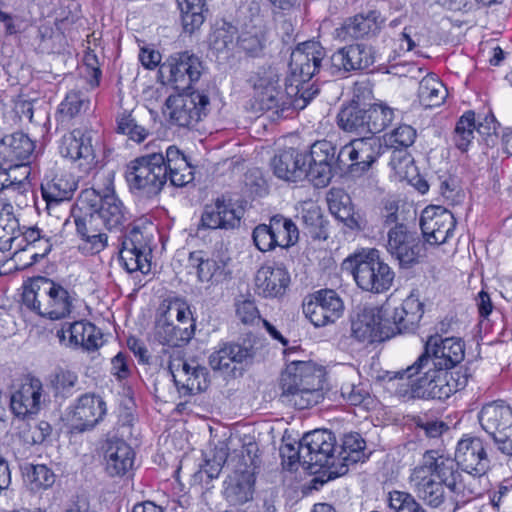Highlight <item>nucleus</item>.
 Returning a JSON list of instances; mask_svg holds the SVG:
<instances>
[{
	"mask_svg": "<svg viewBox=\"0 0 512 512\" xmlns=\"http://www.w3.org/2000/svg\"><path fill=\"white\" fill-rule=\"evenodd\" d=\"M237 45L247 54L258 55L264 47V33L262 28L253 27L245 30L238 36Z\"/></svg>",
	"mask_w": 512,
	"mask_h": 512,
	"instance_id": "obj_55",
	"label": "nucleus"
},
{
	"mask_svg": "<svg viewBox=\"0 0 512 512\" xmlns=\"http://www.w3.org/2000/svg\"><path fill=\"white\" fill-rule=\"evenodd\" d=\"M255 477L232 473L224 482V497L232 505L244 504L253 498Z\"/></svg>",
	"mask_w": 512,
	"mask_h": 512,
	"instance_id": "obj_37",
	"label": "nucleus"
},
{
	"mask_svg": "<svg viewBox=\"0 0 512 512\" xmlns=\"http://www.w3.org/2000/svg\"><path fill=\"white\" fill-rule=\"evenodd\" d=\"M325 50L317 41L300 43L291 53L288 81L300 90L319 71Z\"/></svg>",
	"mask_w": 512,
	"mask_h": 512,
	"instance_id": "obj_15",
	"label": "nucleus"
},
{
	"mask_svg": "<svg viewBox=\"0 0 512 512\" xmlns=\"http://www.w3.org/2000/svg\"><path fill=\"white\" fill-rule=\"evenodd\" d=\"M420 356L427 357L429 361H433L436 365L448 370L467 372V369L460 365L465 357V344L460 338H442L438 334L431 335L428 337L424 352Z\"/></svg>",
	"mask_w": 512,
	"mask_h": 512,
	"instance_id": "obj_19",
	"label": "nucleus"
},
{
	"mask_svg": "<svg viewBox=\"0 0 512 512\" xmlns=\"http://www.w3.org/2000/svg\"><path fill=\"white\" fill-rule=\"evenodd\" d=\"M94 188L81 192L76 208L73 210V217L77 234L82 239L80 249L88 254H97L107 246L108 237L102 232L101 220L96 214L95 204L97 201Z\"/></svg>",
	"mask_w": 512,
	"mask_h": 512,
	"instance_id": "obj_7",
	"label": "nucleus"
},
{
	"mask_svg": "<svg viewBox=\"0 0 512 512\" xmlns=\"http://www.w3.org/2000/svg\"><path fill=\"white\" fill-rule=\"evenodd\" d=\"M352 268L357 285L365 291L382 293L392 286L394 272L376 249L355 255Z\"/></svg>",
	"mask_w": 512,
	"mask_h": 512,
	"instance_id": "obj_10",
	"label": "nucleus"
},
{
	"mask_svg": "<svg viewBox=\"0 0 512 512\" xmlns=\"http://www.w3.org/2000/svg\"><path fill=\"white\" fill-rule=\"evenodd\" d=\"M338 448L334 433L326 429H317L306 433L298 447V452L290 459L303 458V465L308 469L313 467L328 468L329 478L334 477L331 471H335L338 465Z\"/></svg>",
	"mask_w": 512,
	"mask_h": 512,
	"instance_id": "obj_9",
	"label": "nucleus"
},
{
	"mask_svg": "<svg viewBox=\"0 0 512 512\" xmlns=\"http://www.w3.org/2000/svg\"><path fill=\"white\" fill-rule=\"evenodd\" d=\"M270 229H272L277 241V247L289 248L295 245L299 239V231L294 222L277 214L270 218Z\"/></svg>",
	"mask_w": 512,
	"mask_h": 512,
	"instance_id": "obj_43",
	"label": "nucleus"
},
{
	"mask_svg": "<svg viewBox=\"0 0 512 512\" xmlns=\"http://www.w3.org/2000/svg\"><path fill=\"white\" fill-rule=\"evenodd\" d=\"M365 441L359 433H348L342 438V443L338 448L339 469L331 471L334 477L344 475L348 471L349 463H357L364 456Z\"/></svg>",
	"mask_w": 512,
	"mask_h": 512,
	"instance_id": "obj_36",
	"label": "nucleus"
},
{
	"mask_svg": "<svg viewBox=\"0 0 512 512\" xmlns=\"http://www.w3.org/2000/svg\"><path fill=\"white\" fill-rule=\"evenodd\" d=\"M454 463L457 465V480L468 496L479 498L486 491L490 467L484 441L476 436L466 435L458 441Z\"/></svg>",
	"mask_w": 512,
	"mask_h": 512,
	"instance_id": "obj_5",
	"label": "nucleus"
},
{
	"mask_svg": "<svg viewBox=\"0 0 512 512\" xmlns=\"http://www.w3.org/2000/svg\"><path fill=\"white\" fill-rule=\"evenodd\" d=\"M159 311L164 313L168 318L179 322L178 325L185 327L189 321H192L191 311L186 303L181 300L175 299L168 302H163Z\"/></svg>",
	"mask_w": 512,
	"mask_h": 512,
	"instance_id": "obj_59",
	"label": "nucleus"
},
{
	"mask_svg": "<svg viewBox=\"0 0 512 512\" xmlns=\"http://www.w3.org/2000/svg\"><path fill=\"white\" fill-rule=\"evenodd\" d=\"M155 326V337L163 345L181 347L189 342L194 334V324L182 327L159 311Z\"/></svg>",
	"mask_w": 512,
	"mask_h": 512,
	"instance_id": "obj_35",
	"label": "nucleus"
},
{
	"mask_svg": "<svg viewBox=\"0 0 512 512\" xmlns=\"http://www.w3.org/2000/svg\"><path fill=\"white\" fill-rule=\"evenodd\" d=\"M43 392V384L38 378H26L11 392L12 413L22 419L38 414L45 402Z\"/></svg>",
	"mask_w": 512,
	"mask_h": 512,
	"instance_id": "obj_23",
	"label": "nucleus"
},
{
	"mask_svg": "<svg viewBox=\"0 0 512 512\" xmlns=\"http://www.w3.org/2000/svg\"><path fill=\"white\" fill-rule=\"evenodd\" d=\"M129 190L142 198L158 196L167 183L168 176L161 153H151L131 160L125 169Z\"/></svg>",
	"mask_w": 512,
	"mask_h": 512,
	"instance_id": "obj_6",
	"label": "nucleus"
},
{
	"mask_svg": "<svg viewBox=\"0 0 512 512\" xmlns=\"http://www.w3.org/2000/svg\"><path fill=\"white\" fill-rule=\"evenodd\" d=\"M255 448V444H249L242 446L239 451L234 452V455L230 457L234 473L246 474L249 472L254 477L257 467V456L254 453Z\"/></svg>",
	"mask_w": 512,
	"mask_h": 512,
	"instance_id": "obj_48",
	"label": "nucleus"
},
{
	"mask_svg": "<svg viewBox=\"0 0 512 512\" xmlns=\"http://www.w3.org/2000/svg\"><path fill=\"white\" fill-rule=\"evenodd\" d=\"M34 150V141L22 130L6 135L0 140V157L15 166L29 163Z\"/></svg>",
	"mask_w": 512,
	"mask_h": 512,
	"instance_id": "obj_32",
	"label": "nucleus"
},
{
	"mask_svg": "<svg viewBox=\"0 0 512 512\" xmlns=\"http://www.w3.org/2000/svg\"><path fill=\"white\" fill-rule=\"evenodd\" d=\"M208 371L197 362L185 382H181V389L184 395H191L194 392L204 391L208 386Z\"/></svg>",
	"mask_w": 512,
	"mask_h": 512,
	"instance_id": "obj_57",
	"label": "nucleus"
},
{
	"mask_svg": "<svg viewBox=\"0 0 512 512\" xmlns=\"http://www.w3.org/2000/svg\"><path fill=\"white\" fill-rule=\"evenodd\" d=\"M478 419L498 450L512 455V408L502 400L493 401L481 408Z\"/></svg>",
	"mask_w": 512,
	"mask_h": 512,
	"instance_id": "obj_12",
	"label": "nucleus"
},
{
	"mask_svg": "<svg viewBox=\"0 0 512 512\" xmlns=\"http://www.w3.org/2000/svg\"><path fill=\"white\" fill-rule=\"evenodd\" d=\"M373 147H381L380 139L374 135L365 136L360 139L352 140L349 146H344L349 158L354 161L362 158L359 164H362V170H367L375 161V156L372 154Z\"/></svg>",
	"mask_w": 512,
	"mask_h": 512,
	"instance_id": "obj_42",
	"label": "nucleus"
},
{
	"mask_svg": "<svg viewBox=\"0 0 512 512\" xmlns=\"http://www.w3.org/2000/svg\"><path fill=\"white\" fill-rule=\"evenodd\" d=\"M405 373L410 379L411 396L423 400H446L465 388L469 377L466 371L448 370L422 356Z\"/></svg>",
	"mask_w": 512,
	"mask_h": 512,
	"instance_id": "obj_2",
	"label": "nucleus"
},
{
	"mask_svg": "<svg viewBox=\"0 0 512 512\" xmlns=\"http://www.w3.org/2000/svg\"><path fill=\"white\" fill-rule=\"evenodd\" d=\"M381 14L376 10L360 13L348 18L341 28L337 29L342 39H358L376 35L383 24Z\"/></svg>",
	"mask_w": 512,
	"mask_h": 512,
	"instance_id": "obj_34",
	"label": "nucleus"
},
{
	"mask_svg": "<svg viewBox=\"0 0 512 512\" xmlns=\"http://www.w3.org/2000/svg\"><path fill=\"white\" fill-rule=\"evenodd\" d=\"M148 256V254H140L122 247L119 251V259L128 273L140 271L143 274H147L151 268Z\"/></svg>",
	"mask_w": 512,
	"mask_h": 512,
	"instance_id": "obj_54",
	"label": "nucleus"
},
{
	"mask_svg": "<svg viewBox=\"0 0 512 512\" xmlns=\"http://www.w3.org/2000/svg\"><path fill=\"white\" fill-rule=\"evenodd\" d=\"M77 383V374L70 370L58 369L50 376V386L55 397L71 396Z\"/></svg>",
	"mask_w": 512,
	"mask_h": 512,
	"instance_id": "obj_47",
	"label": "nucleus"
},
{
	"mask_svg": "<svg viewBox=\"0 0 512 512\" xmlns=\"http://www.w3.org/2000/svg\"><path fill=\"white\" fill-rule=\"evenodd\" d=\"M324 370L311 361H291L281 375L282 403L303 410L323 398Z\"/></svg>",
	"mask_w": 512,
	"mask_h": 512,
	"instance_id": "obj_3",
	"label": "nucleus"
},
{
	"mask_svg": "<svg viewBox=\"0 0 512 512\" xmlns=\"http://www.w3.org/2000/svg\"><path fill=\"white\" fill-rule=\"evenodd\" d=\"M375 61L372 48L364 44H354L336 51L330 58L332 74L366 69Z\"/></svg>",
	"mask_w": 512,
	"mask_h": 512,
	"instance_id": "obj_29",
	"label": "nucleus"
},
{
	"mask_svg": "<svg viewBox=\"0 0 512 512\" xmlns=\"http://www.w3.org/2000/svg\"><path fill=\"white\" fill-rule=\"evenodd\" d=\"M498 122L491 110L475 113L466 111L458 120L455 128H495Z\"/></svg>",
	"mask_w": 512,
	"mask_h": 512,
	"instance_id": "obj_50",
	"label": "nucleus"
},
{
	"mask_svg": "<svg viewBox=\"0 0 512 512\" xmlns=\"http://www.w3.org/2000/svg\"><path fill=\"white\" fill-rule=\"evenodd\" d=\"M121 247L140 254H151L150 239L138 227H133L122 237Z\"/></svg>",
	"mask_w": 512,
	"mask_h": 512,
	"instance_id": "obj_58",
	"label": "nucleus"
},
{
	"mask_svg": "<svg viewBox=\"0 0 512 512\" xmlns=\"http://www.w3.org/2000/svg\"><path fill=\"white\" fill-rule=\"evenodd\" d=\"M341 396L350 405H361L370 396L367 386L362 383H346L341 387Z\"/></svg>",
	"mask_w": 512,
	"mask_h": 512,
	"instance_id": "obj_64",
	"label": "nucleus"
},
{
	"mask_svg": "<svg viewBox=\"0 0 512 512\" xmlns=\"http://www.w3.org/2000/svg\"><path fill=\"white\" fill-rule=\"evenodd\" d=\"M19 223L14 216V207L7 201H0V250L10 249L17 239Z\"/></svg>",
	"mask_w": 512,
	"mask_h": 512,
	"instance_id": "obj_41",
	"label": "nucleus"
},
{
	"mask_svg": "<svg viewBox=\"0 0 512 512\" xmlns=\"http://www.w3.org/2000/svg\"><path fill=\"white\" fill-rule=\"evenodd\" d=\"M416 130H391L383 136V143L388 148L404 149L411 146L416 139Z\"/></svg>",
	"mask_w": 512,
	"mask_h": 512,
	"instance_id": "obj_61",
	"label": "nucleus"
},
{
	"mask_svg": "<svg viewBox=\"0 0 512 512\" xmlns=\"http://www.w3.org/2000/svg\"><path fill=\"white\" fill-rule=\"evenodd\" d=\"M106 413V403L99 396L92 394L82 395L72 413L73 428L84 432L94 428Z\"/></svg>",
	"mask_w": 512,
	"mask_h": 512,
	"instance_id": "obj_31",
	"label": "nucleus"
},
{
	"mask_svg": "<svg viewBox=\"0 0 512 512\" xmlns=\"http://www.w3.org/2000/svg\"><path fill=\"white\" fill-rule=\"evenodd\" d=\"M195 364L196 361L194 360L191 362L186 361L179 350L170 356L168 369L179 392L183 391L181 389V382H185V379L188 378Z\"/></svg>",
	"mask_w": 512,
	"mask_h": 512,
	"instance_id": "obj_51",
	"label": "nucleus"
},
{
	"mask_svg": "<svg viewBox=\"0 0 512 512\" xmlns=\"http://www.w3.org/2000/svg\"><path fill=\"white\" fill-rule=\"evenodd\" d=\"M388 306L364 307L351 317V336L357 341L372 344L393 336Z\"/></svg>",
	"mask_w": 512,
	"mask_h": 512,
	"instance_id": "obj_13",
	"label": "nucleus"
},
{
	"mask_svg": "<svg viewBox=\"0 0 512 512\" xmlns=\"http://www.w3.org/2000/svg\"><path fill=\"white\" fill-rule=\"evenodd\" d=\"M420 226L429 244L441 245L453 236L456 219L452 212L443 207H428L421 215Z\"/></svg>",
	"mask_w": 512,
	"mask_h": 512,
	"instance_id": "obj_21",
	"label": "nucleus"
},
{
	"mask_svg": "<svg viewBox=\"0 0 512 512\" xmlns=\"http://www.w3.org/2000/svg\"><path fill=\"white\" fill-rule=\"evenodd\" d=\"M390 166L399 179H408L413 171V158L404 149H396L392 152Z\"/></svg>",
	"mask_w": 512,
	"mask_h": 512,
	"instance_id": "obj_60",
	"label": "nucleus"
},
{
	"mask_svg": "<svg viewBox=\"0 0 512 512\" xmlns=\"http://www.w3.org/2000/svg\"><path fill=\"white\" fill-rule=\"evenodd\" d=\"M93 195L97 199L95 210H97L96 214L101 220L103 228L109 231H121L128 221V213L113 189L108 186L104 194H101L99 190L94 188ZM91 204H94V202H91Z\"/></svg>",
	"mask_w": 512,
	"mask_h": 512,
	"instance_id": "obj_25",
	"label": "nucleus"
},
{
	"mask_svg": "<svg viewBox=\"0 0 512 512\" xmlns=\"http://www.w3.org/2000/svg\"><path fill=\"white\" fill-rule=\"evenodd\" d=\"M102 450L104 469L110 477H123L132 470L135 453L124 440L108 438Z\"/></svg>",
	"mask_w": 512,
	"mask_h": 512,
	"instance_id": "obj_26",
	"label": "nucleus"
},
{
	"mask_svg": "<svg viewBox=\"0 0 512 512\" xmlns=\"http://www.w3.org/2000/svg\"><path fill=\"white\" fill-rule=\"evenodd\" d=\"M237 28L225 21L217 22L210 35V47L216 53H224L233 49Z\"/></svg>",
	"mask_w": 512,
	"mask_h": 512,
	"instance_id": "obj_45",
	"label": "nucleus"
},
{
	"mask_svg": "<svg viewBox=\"0 0 512 512\" xmlns=\"http://www.w3.org/2000/svg\"><path fill=\"white\" fill-rule=\"evenodd\" d=\"M389 507L394 512H426L411 493L394 490L389 492Z\"/></svg>",
	"mask_w": 512,
	"mask_h": 512,
	"instance_id": "obj_52",
	"label": "nucleus"
},
{
	"mask_svg": "<svg viewBox=\"0 0 512 512\" xmlns=\"http://www.w3.org/2000/svg\"><path fill=\"white\" fill-rule=\"evenodd\" d=\"M423 306L419 296L412 292L399 307L392 312L388 310L387 318L390 319L393 336L415 331L423 317Z\"/></svg>",
	"mask_w": 512,
	"mask_h": 512,
	"instance_id": "obj_30",
	"label": "nucleus"
},
{
	"mask_svg": "<svg viewBox=\"0 0 512 512\" xmlns=\"http://www.w3.org/2000/svg\"><path fill=\"white\" fill-rule=\"evenodd\" d=\"M280 76L273 67L261 68L250 78L259 108L279 115L289 108V99L300 90L286 78L284 88L279 84Z\"/></svg>",
	"mask_w": 512,
	"mask_h": 512,
	"instance_id": "obj_8",
	"label": "nucleus"
},
{
	"mask_svg": "<svg viewBox=\"0 0 512 512\" xmlns=\"http://www.w3.org/2000/svg\"><path fill=\"white\" fill-rule=\"evenodd\" d=\"M77 188V183L71 175H56L51 180L41 184V193L47 207L70 200Z\"/></svg>",
	"mask_w": 512,
	"mask_h": 512,
	"instance_id": "obj_38",
	"label": "nucleus"
},
{
	"mask_svg": "<svg viewBox=\"0 0 512 512\" xmlns=\"http://www.w3.org/2000/svg\"><path fill=\"white\" fill-rule=\"evenodd\" d=\"M386 250L401 267L410 268L420 262L424 245L416 232L396 224L388 230Z\"/></svg>",
	"mask_w": 512,
	"mask_h": 512,
	"instance_id": "obj_16",
	"label": "nucleus"
},
{
	"mask_svg": "<svg viewBox=\"0 0 512 512\" xmlns=\"http://www.w3.org/2000/svg\"><path fill=\"white\" fill-rule=\"evenodd\" d=\"M227 354L233 363L242 364L254 357L255 351L253 346L249 342H228L224 343Z\"/></svg>",
	"mask_w": 512,
	"mask_h": 512,
	"instance_id": "obj_63",
	"label": "nucleus"
},
{
	"mask_svg": "<svg viewBox=\"0 0 512 512\" xmlns=\"http://www.w3.org/2000/svg\"><path fill=\"white\" fill-rule=\"evenodd\" d=\"M344 303L338 293L332 289H321L308 297L303 303V312L316 327L334 323L341 317Z\"/></svg>",
	"mask_w": 512,
	"mask_h": 512,
	"instance_id": "obj_18",
	"label": "nucleus"
},
{
	"mask_svg": "<svg viewBox=\"0 0 512 512\" xmlns=\"http://www.w3.org/2000/svg\"><path fill=\"white\" fill-rule=\"evenodd\" d=\"M254 283L257 295L263 298H279L289 286L290 275L282 265L265 264L257 270Z\"/></svg>",
	"mask_w": 512,
	"mask_h": 512,
	"instance_id": "obj_27",
	"label": "nucleus"
},
{
	"mask_svg": "<svg viewBox=\"0 0 512 512\" xmlns=\"http://www.w3.org/2000/svg\"><path fill=\"white\" fill-rule=\"evenodd\" d=\"M346 149L337 153V147L330 141L321 140L312 144L310 149V162L307 169V178L316 187L327 186L335 173L342 170L341 155Z\"/></svg>",
	"mask_w": 512,
	"mask_h": 512,
	"instance_id": "obj_14",
	"label": "nucleus"
},
{
	"mask_svg": "<svg viewBox=\"0 0 512 512\" xmlns=\"http://www.w3.org/2000/svg\"><path fill=\"white\" fill-rule=\"evenodd\" d=\"M457 477V465L452 458L438 450H426L420 463L411 470L408 484L414 496L432 508L444 503V487H447L453 493L456 508H459L473 498L461 487Z\"/></svg>",
	"mask_w": 512,
	"mask_h": 512,
	"instance_id": "obj_1",
	"label": "nucleus"
},
{
	"mask_svg": "<svg viewBox=\"0 0 512 512\" xmlns=\"http://www.w3.org/2000/svg\"><path fill=\"white\" fill-rule=\"evenodd\" d=\"M308 156L295 148L279 151L271 160L274 175L288 182H298L307 178Z\"/></svg>",
	"mask_w": 512,
	"mask_h": 512,
	"instance_id": "obj_28",
	"label": "nucleus"
},
{
	"mask_svg": "<svg viewBox=\"0 0 512 512\" xmlns=\"http://www.w3.org/2000/svg\"><path fill=\"white\" fill-rule=\"evenodd\" d=\"M272 229H270V222L268 224H259L256 226L252 233V238L255 246L261 252H268L277 247V241Z\"/></svg>",
	"mask_w": 512,
	"mask_h": 512,
	"instance_id": "obj_62",
	"label": "nucleus"
},
{
	"mask_svg": "<svg viewBox=\"0 0 512 512\" xmlns=\"http://www.w3.org/2000/svg\"><path fill=\"white\" fill-rule=\"evenodd\" d=\"M339 128H367L366 110L357 105H349L338 113Z\"/></svg>",
	"mask_w": 512,
	"mask_h": 512,
	"instance_id": "obj_56",
	"label": "nucleus"
},
{
	"mask_svg": "<svg viewBox=\"0 0 512 512\" xmlns=\"http://www.w3.org/2000/svg\"><path fill=\"white\" fill-rule=\"evenodd\" d=\"M209 104L208 96L199 92L179 93L167 98L163 114L172 125L188 128L201 118L202 111Z\"/></svg>",
	"mask_w": 512,
	"mask_h": 512,
	"instance_id": "obj_17",
	"label": "nucleus"
},
{
	"mask_svg": "<svg viewBox=\"0 0 512 512\" xmlns=\"http://www.w3.org/2000/svg\"><path fill=\"white\" fill-rule=\"evenodd\" d=\"M25 477L31 490L47 489L55 482L54 472L44 464L27 467Z\"/></svg>",
	"mask_w": 512,
	"mask_h": 512,
	"instance_id": "obj_49",
	"label": "nucleus"
},
{
	"mask_svg": "<svg viewBox=\"0 0 512 512\" xmlns=\"http://www.w3.org/2000/svg\"><path fill=\"white\" fill-rule=\"evenodd\" d=\"M75 294L47 277L32 278L23 286L22 303L49 320H62L75 308Z\"/></svg>",
	"mask_w": 512,
	"mask_h": 512,
	"instance_id": "obj_4",
	"label": "nucleus"
},
{
	"mask_svg": "<svg viewBox=\"0 0 512 512\" xmlns=\"http://www.w3.org/2000/svg\"><path fill=\"white\" fill-rule=\"evenodd\" d=\"M202 72V61L187 51L169 56L159 67L161 82L181 92L190 90Z\"/></svg>",
	"mask_w": 512,
	"mask_h": 512,
	"instance_id": "obj_11",
	"label": "nucleus"
},
{
	"mask_svg": "<svg viewBox=\"0 0 512 512\" xmlns=\"http://www.w3.org/2000/svg\"><path fill=\"white\" fill-rule=\"evenodd\" d=\"M329 211L337 219L347 221L353 214L350 196L342 188H331L326 196Z\"/></svg>",
	"mask_w": 512,
	"mask_h": 512,
	"instance_id": "obj_46",
	"label": "nucleus"
},
{
	"mask_svg": "<svg viewBox=\"0 0 512 512\" xmlns=\"http://www.w3.org/2000/svg\"><path fill=\"white\" fill-rule=\"evenodd\" d=\"M181 10L182 26L186 33L192 34L205 21L206 0H177Z\"/></svg>",
	"mask_w": 512,
	"mask_h": 512,
	"instance_id": "obj_40",
	"label": "nucleus"
},
{
	"mask_svg": "<svg viewBox=\"0 0 512 512\" xmlns=\"http://www.w3.org/2000/svg\"><path fill=\"white\" fill-rule=\"evenodd\" d=\"M367 128H412L402 125L401 111L385 103H375L366 110Z\"/></svg>",
	"mask_w": 512,
	"mask_h": 512,
	"instance_id": "obj_39",
	"label": "nucleus"
},
{
	"mask_svg": "<svg viewBox=\"0 0 512 512\" xmlns=\"http://www.w3.org/2000/svg\"><path fill=\"white\" fill-rule=\"evenodd\" d=\"M418 96L425 107H436L444 102L447 90L435 76L427 75L419 83Z\"/></svg>",
	"mask_w": 512,
	"mask_h": 512,
	"instance_id": "obj_44",
	"label": "nucleus"
},
{
	"mask_svg": "<svg viewBox=\"0 0 512 512\" xmlns=\"http://www.w3.org/2000/svg\"><path fill=\"white\" fill-rule=\"evenodd\" d=\"M242 216V208L236 207L231 199L221 196L204 207L199 228L232 230L240 226Z\"/></svg>",
	"mask_w": 512,
	"mask_h": 512,
	"instance_id": "obj_22",
	"label": "nucleus"
},
{
	"mask_svg": "<svg viewBox=\"0 0 512 512\" xmlns=\"http://www.w3.org/2000/svg\"><path fill=\"white\" fill-rule=\"evenodd\" d=\"M59 150L62 156L72 160H81L80 167L84 172L92 169L96 163V155L92 146L90 130H69L61 137Z\"/></svg>",
	"mask_w": 512,
	"mask_h": 512,
	"instance_id": "obj_24",
	"label": "nucleus"
},
{
	"mask_svg": "<svg viewBox=\"0 0 512 512\" xmlns=\"http://www.w3.org/2000/svg\"><path fill=\"white\" fill-rule=\"evenodd\" d=\"M389 507L394 512H426L411 493L394 490L389 492Z\"/></svg>",
	"mask_w": 512,
	"mask_h": 512,
	"instance_id": "obj_53",
	"label": "nucleus"
},
{
	"mask_svg": "<svg viewBox=\"0 0 512 512\" xmlns=\"http://www.w3.org/2000/svg\"><path fill=\"white\" fill-rule=\"evenodd\" d=\"M68 334V345L74 348H82L86 351L98 349L102 341L101 331L92 323L87 321H75L69 324L68 328L57 331V337L61 342Z\"/></svg>",
	"mask_w": 512,
	"mask_h": 512,
	"instance_id": "obj_33",
	"label": "nucleus"
},
{
	"mask_svg": "<svg viewBox=\"0 0 512 512\" xmlns=\"http://www.w3.org/2000/svg\"><path fill=\"white\" fill-rule=\"evenodd\" d=\"M230 260L227 249L221 246L211 255L201 250L191 252L188 257V266L196 270L200 282L219 283L230 275L228 269Z\"/></svg>",
	"mask_w": 512,
	"mask_h": 512,
	"instance_id": "obj_20",
	"label": "nucleus"
}]
</instances>
